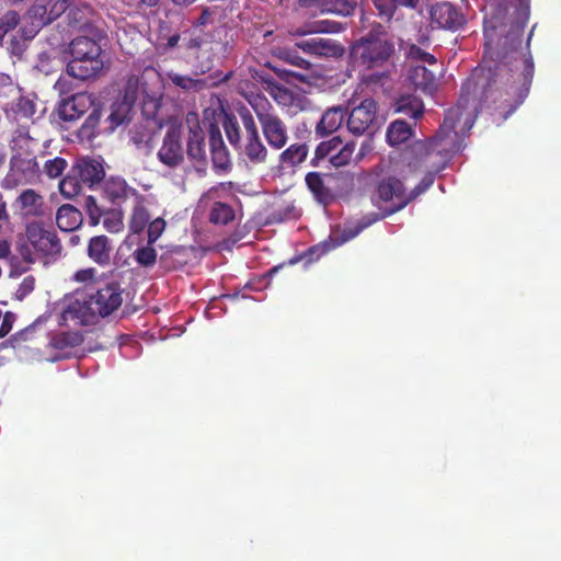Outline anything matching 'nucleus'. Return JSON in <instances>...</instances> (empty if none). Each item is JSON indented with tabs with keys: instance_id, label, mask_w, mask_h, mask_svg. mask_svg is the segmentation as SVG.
<instances>
[{
	"instance_id": "1",
	"label": "nucleus",
	"mask_w": 561,
	"mask_h": 561,
	"mask_svg": "<svg viewBox=\"0 0 561 561\" xmlns=\"http://www.w3.org/2000/svg\"><path fill=\"white\" fill-rule=\"evenodd\" d=\"M523 27L514 25L510 33L499 39L494 46L495 25L489 21L485 24V53L495 61L492 67L476 70L463 85L455 107L448 110L445 119L435 136L434 146L438 152H458L461 149V138L468 135L477 116L476 99L481 103H497L499 110L508 111L503 115L505 121L526 99L534 76V62L528 47L522 49Z\"/></svg>"
},
{
	"instance_id": "2",
	"label": "nucleus",
	"mask_w": 561,
	"mask_h": 561,
	"mask_svg": "<svg viewBox=\"0 0 561 561\" xmlns=\"http://www.w3.org/2000/svg\"><path fill=\"white\" fill-rule=\"evenodd\" d=\"M433 182L434 174L432 172H428L411 192H407L401 180L393 176L383 179L382 181H380L377 187V196L382 202L391 203L389 209H387L382 215H379L377 213H370L364 216L355 225H350L345 227L341 233L333 232L328 241L310 249L309 255H316V259H319L328 251L354 239L365 228L378 221L380 218L387 215H391L394 211L404 208L411 201H413L419 195L424 193L433 184Z\"/></svg>"
},
{
	"instance_id": "3",
	"label": "nucleus",
	"mask_w": 561,
	"mask_h": 561,
	"mask_svg": "<svg viewBox=\"0 0 561 561\" xmlns=\"http://www.w3.org/2000/svg\"><path fill=\"white\" fill-rule=\"evenodd\" d=\"M123 302L122 289L115 282H101L87 290H77L67 299L60 316L65 325H90L112 314Z\"/></svg>"
},
{
	"instance_id": "4",
	"label": "nucleus",
	"mask_w": 561,
	"mask_h": 561,
	"mask_svg": "<svg viewBox=\"0 0 561 561\" xmlns=\"http://www.w3.org/2000/svg\"><path fill=\"white\" fill-rule=\"evenodd\" d=\"M70 60L67 73L80 80L98 77L104 67L99 43L87 36H78L69 44Z\"/></svg>"
},
{
	"instance_id": "5",
	"label": "nucleus",
	"mask_w": 561,
	"mask_h": 561,
	"mask_svg": "<svg viewBox=\"0 0 561 561\" xmlns=\"http://www.w3.org/2000/svg\"><path fill=\"white\" fill-rule=\"evenodd\" d=\"M18 252L25 262H34L38 256L59 255L61 244L55 232L34 221L26 226L25 233L19 241Z\"/></svg>"
},
{
	"instance_id": "6",
	"label": "nucleus",
	"mask_w": 561,
	"mask_h": 561,
	"mask_svg": "<svg viewBox=\"0 0 561 561\" xmlns=\"http://www.w3.org/2000/svg\"><path fill=\"white\" fill-rule=\"evenodd\" d=\"M256 114L262 133L268 146L275 150L284 148L288 142V129L286 124L273 112L268 100L260 94L249 100Z\"/></svg>"
},
{
	"instance_id": "7",
	"label": "nucleus",
	"mask_w": 561,
	"mask_h": 561,
	"mask_svg": "<svg viewBox=\"0 0 561 561\" xmlns=\"http://www.w3.org/2000/svg\"><path fill=\"white\" fill-rule=\"evenodd\" d=\"M392 51L393 46L386 37L370 35L352 46L350 59L353 67L371 69L381 66Z\"/></svg>"
},
{
	"instance_id": "8",
	"label": "nucleus",
	"mask_w": 561,
	"mask_h": 561,
	"mask_svg": "<svg viewBox=\"0 0 561 561\" xmlns=\"http://www.w3.org/2000/svg\"><path fill=\"white\" fill-rule=\"evenodd\" d=\"M409 57L412 60L424 64L411 66L409 71V79L411 83L416 89L432 94L437 88V75H440L442 66L433 55L424 51L415 45H412L409 48Z\"/></svg>"
},
{
	"instance_id": "9",
	"label": "nucleus",
	"mask_w": 561,
	"mask_h": 561,
	"mask_svg": "<svg viewBox=\"0 0 561 561\" xmlns=\"http://www.w3.org/2000/svg\"><path fill=\"white\" fill-rule=\"evenodd\" d=\"M10 171L3 180L5 188H15L20 185L35 183L39 179V164L30 153L14 154L11 158Z\"/></svg>"
},
{
	"instance_id": "10",
	"label": "nucleus",
	"mask_w": 561,
	"mask_h": 561,
	"mask_svg": "<svg viewBox=\"0 0 561 561\" xmlns=\"http://www.w3.org/2000/svg\"><path fill=\"white\" fill-rule=\"evenodd\" d=\"M240 117L245 131V141L240 147L241 154L253 164L264 163L267 158V149L259 136L253 116L249 110H242L240 111Z\"/></svg>"
},
{
	"instance_id": "11",
	"label": "nucleus",
	"mask_w": 561,
	"mask_h": 561,
	"mask_svg": "<svg viewBox=\"0 0 561 561\" xmlns=\"http://www.w3.org/2000/svg\"><path fill=\"white\" fill-rule=\"evenodd\" d=\"M266 91L274 101L283 107L290 116L300 112L308 111L311 107L309 99L300 91L290 89L279 83L270 82Z\"/></svg>"
},
{
	"instance_id": "12",
	"label": "nucleus",
	"mask_w": 561,
	"mask_h": 561,
	"mask_svg": "<svg viewBox=\"0 0 561 561\" xmlns=\"http://www.w3.org/2000/svg\"><path fill=\"white\" fill-rule=\"evenodd\" d=\"M72 0H35L28 9L32 25L37 32L60 18L70 7Z\"/></svg>"
},
{
	"instance_id": "13",
	"label": "nucleus",
	"mask_w": 561,
	"mask_h": 561,
	"mask_svg": "<svg viewBox=\"0 0 561 561\" xmlns=\"http://www.w3.org/2000/svg\"><path fill=\"white\" fill-rule=\"evenodd\" d=\"M181 137V126L176 123H172L168 127L162 145L157 153L159 161L168 168H176L184 160Z\"/></svg>"
},
{
	"instance_id": "14",
	"label": "nucleus",
	"mask_w": 561,
	"mask_h": 561,
	"mask_svg": "<svg viewBox=\"0 0 561 561\" xmlns=\"http://www.w3.org/2000/svg\"><path fill=\"white\" fill-rule=\"evenodd\" d=\"M355 150L354 142H347L342 146L339 137H333L328 141H322L316 149V158L328 159L334 167H344L348 164L353 158Z\"/></svg>"
},
{
	"instance_id": "15",
	"label": "nucleus",
	"mask_w": 561,
	"mask_h": 561,
	"mask_svg": "<svg viewBox=\"0 0 561 561\" xmlns=\"http://www.w3.org/2000/svg\"><path fill=\"white\" fill-rule=\"evenodd\" d=\"M135 101L136 94L134 92L126 91L124 95L119 94L117 96V99L111 104L107 117L104 121L105 133H113L116 127L129 119Z\"/></svg>"
},
{
	"instance_id": "16",
	"label": "nucleus",
	"mask_w": 561,
	"mask_h": 561,
	"mask_svg": "<svg viewBox=\"0 0 561 561\" xmlns=\"http://www.w3.org/2000/svg\"><path fill=\"white\" fill-rule=\"evenodd\" d=\"M295 46L304 53L317 57L339 58L345 53V49L336 41L330 38L312 37L301 39L295 43Z\"/></svg>"
},
{
	"instance_id": "17",
	"label": "nucleus",
	"mask_w": 561,
	"mask_h": 561,
	"mask_svg": "<svg viewBox=\"0 0 561 561\" xmlns=\"http://www.w3.org/2000/svg\"><path fill=\"white\" fill-rule=\"evenodd\" d=\"M376 118V102L365 99L348 114L347 128L354 135H363Z\"/></svg>"
},
{
	"instance_id": "18",
	"label": "nucleus",
	"mask_w": 561,
	"mask_h": 561,
	"mask_svg": "<svg viewBox=\"0 0 561 561\" xmlns=\"http://www.w3.org/2000/svg\"><path fill=\"white\" fill-rule=\"evenodd\" d=\"M356 0H299L301 8L327 14L348 16L356 8Z\"/></svg>"
},
{
	"instance_id": "19",
	"label": "nucleus",
	"mask_w": 561,
	"mask_h": 561,
	"mask_svg": "<svg viewBox=\"0 0 561 561\" xmlns=\"http://www.w3.org/2000/svg\"><path fill=\"white\" fill-rule=\"evenodd\" d=\"M431 23L439 28L457 30L463 24V16L447 2H437L431 8Z\"/></svg>"
},
{
	"instance_id": "20",
	"label": "nucleus",
	"mask_w": 561,
	"mask_h": 561,
	"mask_svg": "<svg viewBox=\"0 0 561 561\" xmlns=\"http://www.w3.org/2000/svg\"><path fill=\"white\" fill-rule=\"evenodd\" d=\"M94 105L91 94L77 93L70 99L62 101L58 114L62 121H75L89 111Z\"/></svg>"
},
{
	"instance_id": "21",
	"label": "nucleus",
	"mask_w": 561,
	"mask_h": 561,
	"mask_svg": "<svg viewBox=\"0 0 561 561\" xmlns=\"http://www.w3.org/2000/svg\"><path fill=\"white\" fill-rule=\"evenodd\" d=\"M186 123L190 128V135L187 139V154L193 160L204 161L206 158L204 131L199 126L196 114L190 113L186 117Z\"/></svg>"
},
{
	"instance_id": "22",
	"label": "nucleus",
	"mask_w": 561,
	"mask_h": 561,
	"mask_svg": "<svg viewBox=\"0 0 561 561\" xmlns=\"http://www.w3.org/2000/svg\"><path fill=\"white\" fill-rule=\"evenodd\" d=\"M16 205L24 217H43L46 214L44 197L32 188L19 195Z\"/></svg>"
},
{
	"instance_id": "23",
	"label": "nucleus",
	"mask_w": 561,
	"mask_h": 561,
	"mask_svg": "<svg viewBox=\"0 0 561 561\" xmlns=\"http://www.w3.org/2000/svg\"><path fill=\"white\" fill-rule=\"evenodd\" d=\"M345 110L342 106L328 108L316 126V133L319 136H327L337 130L345 118Z\"/></svg>"
},
{
	"instance_id": "24",
	"label": "nucleus",
	"mask_w": 561,
	"mask_h": 561,
	"mask_svg": "<svg viewBox=\"0 0 561 561\" xmlns=\"http://www.w3.org/2000/svg\"><path fill=\"white\" fill-rule=\"evenodd\" d=\"M82 214L75 206L65 204L56 213V224L62 231H75L82 225Z\"/></svg>"
},
{
	"instance_id": "25",
	"label": "nucleus",
	"mask_w": 561,
	"mask_h": 561,
	"mask_svg": "<svg viewBox=\"0 0 561 561\" xmlns=\"http://www.w3.org/2000/svg\"><path fill=\"white\" fill-rule=\"evenodd\" d=\"M68 11L69 24L78 30H84L93 22L94 10L88 3H70Z\"/></svg>"
},
{
	"instance_id": "26",
	"label": "nucleus",
	"mask_w": 561,
	"mask_h": 561,
	"mask_svg": "<svg viewBox=\"0 0 561 561\" xmlns=\"http://www.w3.org/2000/svg\"><path fill=\"white\" fill-rule=\"evenodd\" d=\"M112 245L106 236L93 237L88 247L89 257L100 265H106L110 262Z\"/></svg>"
},
{
	"instance_id": "27",
	"label": "nucleus",
	"mask_w": 561,
	"mask_h": 561,
	"mask_svg": "<svg viewBox=\"0 0 561 561\" xmlns=\"http://www.w3.org/2000/svg\"><path fill=\"white\" fill-rule=\"evenodd\" d=\"M210 153L214 168L217 171L226 172L230 168L229 153L220 136L211 135Z\"/></svg>"
},
{
	"instance_id": "28",
	"label": "nucleus",
	"mask_w": 561,
	"mask_h": 561,
	"mask_svg": "<svg viewBox=\"0 0 561 561\" xmlns=\"http://www.w3.org/2000/svg\"><path fill=\"white\" fill-rule=\"evenodd\" d=\"M5 111L7 115L14 121L28 119L35 114V104L30 98L21 96Z\"/></svg>"
},
{
	"instance_id": "29",
	"label": "nucleus",
	"mask_w": 561,
	"mask_h": 561,
	"mask_svg": "<svg viewBox=\"0 0 561 561\" xmlns=\"http://www.w3.org/2000/svg\"><path fill=\"white\" fill-rule=\"evenodd\" d=\"M79 174L83 182L93 185L104 178V170L98 160L84 159L79 164Z\"/></svg>"
},
{
	"instance_id": "30",
	"label": "nucleus",
	"mask_w": 561,
	"mask_h": 561,
	"mask_svg": "<svg viewBox=\"0 0 561 561\" xmlns=\"http://www.w3.org/2000/svg\"><path fill=\"white\" fill-rule=\"evenodd\" d=\"M150 214L142 199H137L133 207L128 227L133 233H140L149 224Z\"/></svg>"
},
{
	"instance_id": "31",
	"label": "nucleus",
	"mask_w": 561,
	"mask_h": 561,
	"mask_svg": "<svg viewBox=\"0 0 561 561\" xmlns=\"http://www.w3.org/2000/svg\"><path fill=\"white\" fill-rule=\"evenodd\" d=\"M423 102L414 95H402L396 103V111L412 118H419L423 114Z\"/></svg>"
},
{
	"instance_id": "32",
	"label": "nucleus",
	"mask_w": 561,
	"mask_h": 561,
	"mask_svg": "<svg viewBox=\"0 0 561 561\" xmlns=\"http://www.w3.org/2000/svg\"><path fill=\"white\" fill-rule=\"evenodd\" d=\"M100 119H101V110L98 107H94L79 130L80 137L84 138V139H92L96 135H99L101 133H105L104 124L101 126Z\"/></svg>"
},
{
	"instance_id": "33",
	"label": "nucleus",
	"mask_w": 561,
	"mask_h": 561,
	"mask_svg": "<svg viewBox=\"0 0 561 561\" xmlns=\"http://www.w3.org/2000/svg\"><path fill=\"white\" fill-rule=\"evenodd\" d=\"M411 137V127L404 121H394L387 130V140L391 146L400 145Z\"/></svg>"
},
{
	"instance_id": "34",
	"label": "nucleus",
	"mask_w": 561,
	"mask_h": 561,
	"mask_svg": "<svg viewBox=\"0 0 561 561\" xmlns=\"http://www.w3.org/2000/svg\"><path fill=\"white\" fill-rule=\"evenodd\" d=\"M102 224L104 229L110 233H118L123 231L124 225V215L119 209H110L104 211Z\"/></svg>"
},
{
	"instance_id": "35",
	"label": "nucleus",
	"mask_w": 561,
	"mask_h": 561,
	"mask_svg": "<svg viewBox=\"0 0 561 561\" xmlns=\"http://www.w3.org/2000/svg\"><path fill=\"white\" fill-rule=\"evenodd\" d=\"M307 152L305 145L294 144L279 154V159L283 163L295 165L305 160Z\"/></svg>"
},
{
	"instance_id": "36",
	"label": "nucleus",
	"mask_w": 561,
	"mask_h": 561,
	"mask_svg": "<svg viewBox=\"0 0 561 561\" xmlns=\"http://www.w3.org/2000/svg\"><path fill=\"white\" fill-rule=\"evenodd\" d=\"M167 79L175 87L184 91H195L202 87V81L191 78L190 76L180 75L173 71L165 73Z\"/></svg>"
},
{
	"instance_id": "37",
	"label": "nucleus",
	"mask_w": 561,
	"mask_h": 561,
	"mask_svg": "<svg viewBox=\"0 0 561 561\" xmlns=\"http://www.w3.org/2000/svg\"><path fill=\"white\" fill-rule=\"evenodd\" d=\"M134 260L144 267H151L157 261V251L147 242L146 245L137 248L133 253Z\"/></svg>"
},
{
	"instance_id": "38",
	"label": "nucleus",
	"mask_w": 561,
	"mask_h": 561,
	"mask_svg": "<svg viewBox=\"0 0 561 561\" xmlns=\"http://www.w3.org/2000/svg\"><path fill=\"white\" fill-rule=\"evenodd\" d=\"M234 218L233 209L225 203H215L210 210V221L219 225H227Z\"/></svg>"
},
{
	"instance_id": "39",
	"label": "nucleus",
	"mask_w": 561,
	"mask_h": 561,
	"mask_svg": "<svg viewBox=\"0 0 561 561\" xmlns=\"http://www.w3.org/2000/svg\"><path fill=\"white\" fill-rule=\"evenodd\" d=\"M306 183L309 190L313 193V195L318 198V201L323 202L327 196V190L323 185V180L319 173L311 172L306 175Z\"/></svg>"
},
{
	"instance_id": "40",
	"label": "nucleus",
	"mask_w": 561,
	"mask_h": 561,
	"mask_svg": "<svg viewBox=\"0 0 561 561\" xmlns=\"http://www.w3.org/2000/svg\"><path fill=\"white\" fill-rule=\"evenodd\" d=\"M82 343V335L77 332H65L54 339V345L58 348L73 347Z\"/></svg>"
},
{
	"instance_id": "41",
	"label": "nucleus",
	"mask_w": 561,
	"mask_h": 561,
	"mask_svg": "<svg viewBox=\"0 0 561 561\" xmlns=\"http://www.w3.org/2000/svg\"><path fill=\"white\" fill-rule=\"evenodd\" d=\"M67 167V161L62 158L56 157L49 159L44 163V172L50 179H56L62 174Z\"/></svg>"
},
{
	"instance_id": "42",
	"label": "nucleus",
	"mask_w": 561,
	"mask_h": 561,
	"mask_svg": "<svg viewBox=\"0 0 561 561\" xmlns=\"http://www.w3.org/2000/svg\"><path fill=\"white\" fill-rule=\"evenodd\" d=\"M19 22L20 15L15 11H8L2 16H0V41L8 32L14 30Z\"/></svg>"
},
{
	"instance_id": "43",
	"label": "nucleus",
	"mask_w": 561,
	"mask_h": 561,
	"mask_svg": "<svg viewBox=\"0 0 561 561\" xmlns=\"http://www.w3.org/2000/svg\"><path fill=\"white\" fill-rule=\"evenodd\" d=\"M342 31V25L337 22L330 20H321L314 22L305 33H339Z\"/></svg>"
},
{
	"instance_id": "44",
	"label": "nucleus",
	"mask_w": 561,
	"mask_h": 561,
	"mask_svg": "<svg viewBox=\"0 0 561 561\" xmlns=\"http://www.w3.org/2000/svg\"><path fill=\"white\" fill-rule=\"evenodd\" d=\"M81 186L76 178L66 176L59 183V191L66 198H72L78 195Z\"/></svg>"
},
{
	"instance_id": "45",
	"label": "nucleus",
	"mask_w": 561,
	"mask_h": 561,
	"mask_svg": "<svg viewBox=\"0 0 561 561\" xmlns=\"http://www.w3.org/2000/svg\"><path fill=\"white\" fill-rule=\"evenodd\" d=\"M225 131L226 136L229 140V142L234 147H241V134H240V127L237 123V121L232 118L226 119L225 124Z\"/></svg>"
},
{
	"instance_id": "46",
	"label": "nucleus",
	"mask_w": 561,
	"mask_h": 561,
	"mask_svg": "<svg viewBox=\"0 0 561 561\" xmlns=\"http://www.w3.org/2000/svg\"><path fill=\"white\" fill-rule=\"evenodd\" d=\"M435 140V137L427 144V145H423L421 148L424 150L425 152V158L427 160V163H431V160L436 157V156H439L443 160L442 164L438 165V168L436 169V172H438L439 170L444 169L445 165H446V160L447 158L453 153V152H442L439 153L438 152V147H435L434 146V141Z\"/></svg>"
},
{
	"instance_id": "47",
	"label": "nucleus",
	"mask_w": 561,
	"mask_h": 561,
	"mask_svg": "<svg viewBox=\"0 0 561 561\" xmlns=\"http://www.w3.org/2000/svg\"><path fill=\"white\" fill-rule=\"evenodd\" d=\"M148 226V242L149 244H153L159 237L162 234V232L165 229V221L158 217L151 221H149Z\"/></svg>"
},
{
	"instance_id": "48",
	"label": "nucleus",
	"mask_w": 561,
	"mask_h": 561,
	"mask_svg": "<svg viewBox=\"0 0 561 561\" xmlns=\"http://www.w3.org/2000/svg\"><path fill=\"white\" fill-rule=\"evenodd\" d=\"M95 270L94 268H84L80 270L75 273L73 279L78 283H84L89 288H93L96 286L98 283L94 282L95 279Z\"/></svg>"
},
{
	"instance_id": "49",
	"label": "nucleus",
	"mask_w": 561,
	"mask_h": 561,
	"mask_svg": "<svg viewBox=\"0 0 561 561\" xmlns=\"http://www.w3.org/2000/svg\"><path fill=\"white\" fill-rule=\"evenodd\" d=\"M279 57L291 65H295L300 68H308L309 62L304 58L299 57L295 51L289 49H280L278 53Z\"/></svg>"
},
{
	"instance_id": "50",
	"label": "nucleus",
	"mask_w": 561,
	"mask_h": 561,
	"mask_svg": "<svg viewBox=\"0 0 561 561\" xmlns=\"http://www.w3.org/2000/svg\"><path fill=\"white\" fill-rule=\"evenodd\" d=\"M107 193L113 198H121L127 193V185L123 180H113L106 186Z\"/></svg>"
},
{
	"instance_id": "51",
	"label": "nucleus",
	"mask_w": 561,
	"mask_h": 561,
	"mask_svg": "<svg viewBox=\"0 0 561 561\" xmlns=\"http://www.w3.org/2000/svg\"><path fill=\"white\" fill-rule=\"evenodd\" d=\"M375 8L378 10L380 18L389 21L394 13V5L387 0H373Z\"/></svg>"
},
{
	"instance_id": "52",
	"label": "nucleus",
	"mask_w": 561,
	"mask_h": 561,
	"mask_svg": "<svg viewBox=\"0 0 561 561\" xmlns=\"http://www.w3.org/2000/svg\"><path fill=\"white\" fill-rule=\"evenodd\" d=\"M87 209L92 225L95 226L103 219L104 211L100 209L93 197L87 199Z\"/></svg>"
},
{
	"instance_id": "53",
	"label": "nucleus",
	"mask_w": 561,
	"mask_h": 561,
	"mask_svg": "<svg viewBox=\"0 0 561 561\" xmlns=\"http://www.w3.org/2000/svg\"><path fill=\"white\" fill-rule=\"evenodd\" d=\"M1 318L2 323L0 327V337L7 335L11 331L15 317L13 313L7 312Z\"/></svg>"
},
{
	"instance_id": "54",
	"label": "nucleus",
	"mask_w": 561,
	"mask_h": 561,
	"mask_svg": "<svg viewBox=\"0 0 561 561\" xmlns=\"http://www.w3.org/2000/svg\"><path fill=\"white\" fill-rule=\"evenodd\" d=\"M220 190H225V184L224 183H220L219 185L217 186H214L211 187L210 190H208L201 198V202H205L207 199H213L215 198V196L217 195L218 191Z\"/></svg>"
},
{
	"instance_id": "55",
	"label": "nucleus",
	"mask_w": 561,
	"mask_h": 561,
	"mask_svg": "<svg viewBox=\"0 0 561 561\" xmlns=\"http://www.w3.org/2000/svg\"><path fill=\"white\" fill-rule=\"evenodd\" d=\"M128 5H135L139 3H144L148 7H153L158 4L159 0H124Z\"/></svg>"
},
{
	"instance_id": "56",
	"label": "nucleus",
	"mask_w": 561,
	"mask_h": 561,
	"mask_svg": "<svg viewBox=\"0 0 561 561\" xmlns=\"http://www.w3.org/2000/svg\"><path fill=\"white\" fill-rule=\"evenodd\" d=\"M10 254V243L7 240H0V259H4Z\"/></svg>"
},
{
	"instance_id": "57",
	"label": "nucleus",
	"mask_w": 561,
	"mask_h": 561,
	"mask_svg": "<svg viewBox=\"0 0 561 561\" xmlns=\"http://www.w3.org/2000/svg\"><path fill=\"white\" fill-rule=\"evenodd\" d=\"M210 11L209 9H205L203 12H202V15L199 18V21H201V24H206L210 21Z\"/></svg>"
},
{
	"instance_id": "58",
	"label": "nucleus",
	"mask_w": 561,
	"mask_h": 561,
	"mask_svg": "<svg viewBox=\"0 0 561 561\" xmlns=\"http://www.w3.org/2000/svg\"><path fill=\"white\" fill-rule=\"evenodd\" d=\"M9 215L7 211V205L4 202H0V220H8Z\"/></svg>"
},
{
	"instance_id": "59",
	"label": "nucleus",
	"mask_w": 561,
	"mask_h": 561,
	"mask_svg": "<svg viewBox=\"0 0 561 561\" xmlns=\"http://www.w3.org/2000/svg\"><path fill=\"white\" fill-rule=\"evenodd\" d=\"M396 3H399L401 5L411 7L414 8L419 0H392Z\"/></svg>"
},
{
	"instance_id": "60",
	"label": "nucleus",
	"mask_w": 561,
	"mask_h": 561,
	"mask_svg": "<svg viewBox=\"0 0 561 561\" xmlns=\"http://www.w3.org/2000/svg\"><path fill=\"white\" fill-rule=\"evenodd\" d=\"M0 83L3 84V85H9L11 87V79L9 76L7 75H0Z\"/></svg>"
},
{
	"instance_id": "61",
	"label": "nucleus",
	"mask_w": 561,
	"mask_h": 561,
	"mask_svg": "<svg viewBox=\"0 0 561 561\" xmlns=\"http://www.w3.org/2000/svg\"><path fill=\"white\" fill-rule=\"evenodd\" d=\"M144 77L151 78V77H159V75L154 69H146L144 72Z\"/></svg>"
},
{
	"instance_id": "62",
	"label": "nucleus",
	"mask_w": 561,
	"mask_h": 561,
	"mask_svg": "<svg viewBox=\"0 0 561 561\" xmlns=\"http://www.w3.org/2000/svg\"><path fill=\"white\" fill-rule=\"evenodd\" d=\"M178 42H179V36H171L169 38V43L168 44H169L170 47H173V46H175L178 44Z\"/></svg>"
},
{
	"instance_id": "63",
	"label": "nucleus",
	"mask_w": 561,
	"mask_h": 561,
	"mask_svg": "<svg viewBox=\"0 0 561 561\" xmlns=\"http://www.w3.org/2000/svg\"><path fill=\"white\" fill-rule=\"evenodd\" d=\"M175 4L178 5H184V4H188V3H192L194 0H172Z\"/></svg>"
},
{
	"instance_id": "64",
	"label": "nucleus",
	"mask_w": 561,
	"mask_h": 561,
	"mask_svg": "<svg viewBox=\"0 0 561 561\" xmlns=\"http://www.w3.org/2000/svg\"><path fill=\"white\" fill-rule=\"evenodd\" d=\"M366 149H368V144L364 142L362 148H360V151L358 152V156L362 158L366 154Z\"/></svg>"
}]
</instances>
